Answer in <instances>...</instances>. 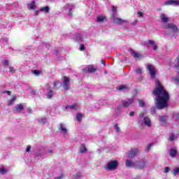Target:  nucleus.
Masks as SVG:
<instances>
[{"mask_svg": "<svg viewBox=\"0 0 179 179\" xmlns=\"http://www.w3.org/2000/svg\"><path fill=\"white\" fill-rule=\"evenodd\" d=\"M156 88L153 91L154 96H157L156 98V107L159 110L162 108H165L169 106V100L170 99V96L169 92L166 91L162 83L159 81L155 82Z\"/></svg>", "mask_w": 179, "mask_h": 179, "instance_id": "nucleus-1", "label": "nucleus"}, {"mask_svg": "<svg viewBox=\"0 0 179 179\" xmlns=\"http://www.w3.org/2000/svg\"><path fill=\"white\" fill-rule=\"evenodd\" d=\"M144 124L146 127H152V122L150 121V119L148 117H145V113H141L138 117V124L140 125V128H143Z\"/></svg>", "mask_w": 179, "mask_h": 179, "instance_id": "nucleus-2", "label": "nucleus"}, {"mask_svg": "<svg viewBox=\"0 0 179 179\" xmlns=\"http://www.w3.org/2000/svg\"><path fill=\"white\" fill-rule=\"evenodd\" d=\"M146 68H147V70L149 71L152 79H155V78L156 77V73H157L156 69L155 68V66L152 64H146Z\"/></svg>", "mask_w": 179, "mask_h": 179, "instance_id": "nucleus-3", "label": "nucleus"}, {"mask_svg": "<svg viewBox=\"0 0 179 179\" xmlns=\"http://www.w3.org/2000/svg\"><path fill=\"white\" fill-rule=\"evenodd\" d=\"M44 93H45L48 99H51L54 96V92L52 90H51L50 84H46L44 88Z\"/></svg>", "mask_w": 179, "mask_h": 179, "instance_id": "nucleus-4", "label": "nucleus"}, {"mask_svg": "<svg viewBox=\"0 0 179 179\" xmlns=\"http://www.w3.org/2000/svg\"><path fill=\"white\" fill-rule=\"evenodd\" d=\"M118 167V162L110 161L106 165V170H116Z\"/></svg>", "mask_w": 179, "mask_h": 179, "instance_id": "nucleus-5", "label": "nucleus"}, {"mask_svg": "<svg viewBox=\"0 0 179 179\" xmlns=\"http://www.w3.org/2000/svg\"><path fill=\"white\" fill-rule=\"evenodd\" d=\"M83 72L85 73H93V72H96L97 71V67H94L93 66H87L83 69Z\"/></svg>", "mask_w": 179, "mask_h": 179, "instance_id": "nucleus-6", "label": "nucleus"}, {"mask_svg": "<svg viewBox=\"0 0 179 179\" xmlns=\"http://www.w3.org/2000/svg\"><path fill=\"white\" fill-rule=\"evenodd\" d=\"M69 82H71V79L68 77H63V87L64 90H68L70 87Z\"/></svg>", "mask_w": 179, "mask_h": 179, "instance_id": "nucleus-7", "label": "nucleus"}, {"mask_svg": "<svg viewBox=\"0 0 179 179\" xmlns=\"http://www.w3.org/2000/svg\"><path fill=\"white\" fill-rule=\"evenodd\" d=\"M164 29H169V30H171V31H173L176 33V31H178V27L177 26L174 25V24H167L166 25H164Z\"/></svg>", "mask_w": 179, "mask_h": 179, "instance_id": "nucleus-8", "label": "nucleus"}, {"mask_svg": "<svg viewBox=\"0 0 179 179\" xmlns=\"http://www.w3.org/2000/svg\"><path fill=\"white\" fill-rule=\"evenodd\" d=\"M136 169H138L139 170H143V168L146 166V161L143 160L140 162H136Z\"/></svg>", "mask_w": 179, "mask_h": 179, "instance_id": "nucleus-9", "label": "nucleus"}, {"mask_svg": "<svg viewBox=\"0 0 179 179\" xmlns=\"http://www.w3.org/2000/svg\"><path fill=\"white\" fill-rule=\"evenodd\" d=\"M64 9L66 12H68L69 16L71 17L72 16V9H73V4H66L64 6Z\"/></svg>", "mask_w": 179, "mask_h": 179, "instance_id": "nucleus-10", "label": "nucleus"}, {"mask_svg": "<svg viewBox=\"0 0 179 179\" xmlns=\"http://www.w3.org/2000/svg\"><path fill=\"white\" fill-rule=\"evenodd\" d=\"M138 153L139 150L138 149H131L128 153V157L134 159V157L138 155Z\"/></svg>", "mask_w": 179, "mask_h": 179, "instance_id": "nucleus-11", "label": "nucleus"}, {"mask_svg": "<svg viewBox=\"0 0 179 179\" xmlns=\"http://www.w3.org/2000/svg\"><path fill=\"white\" fill-rule=\"evenodd\" d=\"M59 130L62 134H63V135H66L68 132V129H66V126H65V124H64L63 123H59Z\"/></svg>", "mask_w": 179, "mask_h": 179, "instance_id": "nucleus-12", "label": "nucleus"}, {"mask_svg": "<svg viewBox=\"0 0 179 179\" xmlns=\"http://www.w3.org/2000/svg\"><path fill=\"white\" fill-rule=\"evenodd\" d=\"M126 167H135L136 169V162H134L131 159L126 160Z\"/></svg>", "mask_w": 179, "mask_h": 179, "instance_id": "nucleus-13", "label": "nucleus"}, {"mask_svg": "<svg viewBox=\"0 0 179 179\" xmlns=\"http://www.w3.org/2000/svg\"><path fill=\"white\" fill-rule=\"evenodd\" d=\"M159 17L162 20V23H167L169 22V18L167 17V15L164 13H161Z\"/></svg>", "mask_w": 179, "mask_h": 179, "instance_id": "nucleus-14", "label": "nucleus"}, {"mask_svg": "<svg viewBox=\"0 0 179 179\" xmlns=\"http://www.w3.org/2000/svg\"><path fill=\"white\" fill-rule=\"evenodd\" d=\"M125 20L118 18V17H115L113 15V23H115L116 24H122V23H125Z\"/></svg>", "mask_w": 179, "mask_h": 179, "instance_id": "nucleus-15", "label": "nucleus"}, {"mask_svg": "<svg viewBox=\"0 0 179 179\" xmlns=\"http://www.w3.org/2000/svg\"><path fill=\"white\" fill-rule=\"evenodd\" d=\"M23 108H24V106H23V104L20 103V104H17L16 106L14 107L13 110L14 111H17L18 113H20V111H22L23 110Z\"/></svg>", "mask_w": 179, "mask_h": 179, "instance_id": "nucleus-16", "label": "nucleus"}, {"mask_svg": "<svg viewBox=\"0 0 179 179\" xmlns=\"http://www.w3.org/2000/svg\"><path fill=\"white\" fill-rule=\"evenodd\" d=\"M134 103V98H131V99H129L128 101H124L122 102L123 107H128L130 104H132Z\"/></svg>", "mask_w": 179, "mask_h": 179, "instance_id": "nucleus-17", "label": "nucleus"}, {"mask_svg": "<svg viewBox=\"0 0 179 179\" xmlns=\"http://www.w3.org/2000/svg\"><path fill=\"white\" fill-rule=\"evenodd\" d=\"M27 6H28V9H31L32 10H34V9H36V1H32L29 2L27 4Z\"/></svg>", "mask_w": 179, "mask_h": 179, "instance_id": "nucleus-18", "label": "nucleus"}, {"mask_svg": "<svg viewBox=\"0 0 179 179\" xmlns=\"http://www.w3.org/2000/svg\"><path fill=\"white\" fill-rule=\"evenodd\" d=\"M78 108H79V106L78 105V103H75L71 106H67L66 107V110H78Z\"/></svg>", "mask_w": 179, "mask_h": 179, "instance_id": "nucleus-19", "label": "nucleus"}, {"mask_svg": "<svg viewBox=\"0 0 179 179\" xmlns=\"http://www.w3.org/2000/svg\"><path fill=\"white\" fill-rule=\"evenodd\" d=\"M169 155L171 157H176V156H177V150L173 148H171L169 151Z\"/></svg>", "mask_w": 179, "mask_h": 179, "instance_id": "nucleus-20", "label": "nucleus"}, {"mask_svg": "<svg viewBox=\"0 0 179 179\" xmlns=\"http://www.w3.org/2000/svg\"><path fill=\"white\" fill-rule=\"evenodd\" d=\"M129 52L134 58H139V57H141V55L136 52V51L134 50V49H130Z\"/></svg>", "mask_w": 179, "mask_h": 179, "instance_id": "nucleus-21", "label": "nucleus"}, {"mask_svg": "<svg viewBox=\"0 0 179 179\" xmlns=\"http://www.w3.org/2000/svg\"><path fill=\"white\" fill-rule=\"evenodd\" d=\"M177 73H178V75L176 76V78H173L171 79V80L176 85H179V69L178 70Z\"/></svg>", "mask_w": 179, "mask_h": 179, "instance_id": "nucleus-22", "label": "nucleus"}, {"mask_svg": "<svg viewBox=\"0 0 179 179\" xmlns=\"http://www.w3.org/2000/svg\"><path fill=\"white\" fill-rule=\"evenodd\" d=\"M106 20V16L105 15H99L96 18V22L99 23H103Z\"/></svg>", "mask_w": 179, "mask_h": 179, "instance_id": "nucleus-23", "label": "nucleus"}, {"mask_svg": "<svg viewBox=\"0 0 179 179\" xmlns=\"http://www.w3.org/2000/svg\"><path fill=\"white\" fill-rule=\"evenodd\" d=\"M38 122L44 125L47 124V118L45 117H41L38 119Z\"/></svg>", "mask_w": 179, "mask_h": 179, "instance_id": "nucleus-24", "label": "nucleus"}, {"mask_svg": "<svg viewBox=\"0 0 179 179\" xmlns=\"http://www.w3.org/2000/svg\"><path fill=\"white\" fill-rule=\"evenodd\" d=\"M41 12H43V13H48L50 12V7L49 6H45L42 7L39 10Z\"/></svg>", "mask_w": 179, "mask_h": 179, "instance_id": "nucleus-25", "label": "nucleus"}, {"mask_svg": "<svg viewBox=\"0 0 179 179\" xmlns=\"http://www.w3.org/2000/svg\"><path fill=\"white\" fill-rule=\"evenodd\" d=\"M148 44H150V45H152V48L155 51L157 50V45L155 43V41L150 40L148 41Z\"/></svg>", "mask_w": 179, "mask_h": 179, "instance_id": "nucleus-26", "label": "nucleus"}, {"mask_svg": "<svg viewBox=\"0 0 179 179\" xmlns=\"http://www.w3.org/2000/svg\"><path fill=\"white\" fill-rule=\"evenodd\" d=\"M62 85L61 83L59 81H54L53 83V87L55 89H59V87Z\"/></svg>", "mask_w": 179, "mask_h": 179, "instance_id": "nucleus-27", "label": "nucleus"}, {"mask_svg": "<svg viewBox=\"0 0 179 179\" xmlns=\"http://www.w3.org/2000/svg\"><path fill=\"white\" fill-rule=\"evenodd\" d=\"M159 122H162V124H166L167 122V117L166 116L159 117Z\"/></svg>", "mask_w": 179, "mask_h": 179, "instance_id": "nucleus-28", "label": "nucleus"}, {"mask_svg": "<svg viewBox=\"0 0 179 179\" xmlns=\"http://www.w3.org/2000/svg\"><path fill=\"white\" fill-rule=\"evenodd\" d=\"M76 40L78 42L82 41V40H83V36H82V34H78L76 36Z\"/></svg>", "mask_w": 179, "mask_h": 179, "instance_id": "nucleus-29", "label": "nucleus"}, {"mask_svg": "<svg viewBox=\"0 0 179 179\" xmlns=\"http://www.w3.org/2000/svg\"><path fill=\"white\" fill-rule=\"evenodd\" d=\"M32 73L35 76H40V75H41V71H38V70H33L32 71Z\"/></svg>", "mask_w": 179, "mask_h": 179, "instance_id": "nucleus-30", "label": "nucleus"}, {"mask_svg": "<svg viewBox=\"0 0 179 179\" xmlns=\"http://www.w3.org/2000/svg\"><path fill=\"white\" fill-rule=\"evenodd\" d=\"M173 121H179V113H175L172 117Z\"/></svg>", "mask_w": 179, "mask_h": 179, "instance_id": "nucleus-31", "label": "nucleus"}, {"mask_svg": "<svg viewBox=\"0 0 179 179\" xmlns=\"http://www.w3.org/2000/svg\"><path fill=\"white\" fill-rule=\"evenodd\" d=\"M80 177H82V173L78 172L73 176L72 179H80Z\"/></svg>", "mask_w": 179, "mask_h": 179, "instance_id": "nucleus-32", "label": "nucleus"}, {"mask_svg": "<svg viewBox=\"0 0 179 179\" xmlns=\"http://www.w3.org/2000/svg\"><path fill=\"white\" fill-rule=\"evenodd\" d=\"M164 5H166V6H174V2H173V0H168L166 1H165L164 3Z\"/></svg>", "mask_w": 179, "mask_h": 179, "instance_id": "nucleus-33", "label": "nucleus"}, {"mask_svg": "<svg viewBox=\"0 0 179 179\" xmlns=\"http://www.w3.org/2000/svg\"><path fill=\"white\" fill-rule=\"evenodd\" d=\"M80 150L81 152V153H85V152H86V146L84 144H82L80 146Z\"/></svg>", "mask_w": 179, "mask_h": 179, "instance_id": "nucleus-34", "label": "nucleus"}, {"mask_svg": "<svg viewBox=\"0 0 179 179\" xmlns=\"http://www.w3.org/2000/svg\"><path fill=\"white\" fill-rule=\"evenodd\" d=\"M173 176H179V168L176 167L173 171Z\"/></svg>", "mask_w": 179, "mask_h": 179, "instance_id": "nucleus-35", "label": "nucleus"}, {"mask_svg": "<svg viewBox=\"0 0 179 179\" xmlns=\"http://www.w3.org/2000/svg\"><path fill=\"white\" fill-rule=\"evenodd\" d=\"M83 117V115H82V114L78 113V114H77V116H76V120H77V121H78L79 122H80V121H82Z\"/></svg>", "mask_w": 179, "mask_h": 179, "instance_id": "nucleus-36", "label": "nucleus"}, {"mask_svg": "<svg viewBox=\"0 0 179 179\" xmlns=\"http://www.w3.org/2000/svg\"><path fill=\"white\" fill-rule=\"evenodd\" d=\"M15 100H16V97H13L10 101H8V106H12V104L15 103Z\"/></svg>", "mask_w": 179, "mask_h": 179, "instance_id": "nucleus-37", "label": "nucleus"}, {"mask_svg": "<svg viewBox=\"0 0 179 179\" xmlns=\"http://www.w3.org/2000/svg\"><path fill=\"white\" fill-rule=\"evenodd\" d=\"M175 66H179V56L177 57L174 62Z\"/></svg>", "mask_w": 179, "mask_h": 179, "instance_id": "nucleus-38", "label": "nucleus"}, {"mask_svg": "<svg viewBox=\"0 0 179 179\" xmlns=\"http://www.w3.org/2000/svg\"><path fill=\"white\" fill-rule=\"evenodd\" d=\"M6 169H5V168H3V167H2V168H1L0 169V173H1V174H5V173H6Z\"/></svg>", "mask_w": 179, "mask_h": 179, "instance_id": "nucleus-39", "label": "nucleus"}, {"mask_svg": "<svg viewBox=\"0 0 179 179\" xmlns=\"http://www.w3.org/2000/svg\"><path fill=\"white\" fill-rule=\"evenodd\" d=\"M173 6H179V0H173Z\"/></svg>", "mask_w": 179, "mask_h": 179, "instance_id": "nucleus-40", "label": "nucleus"}, {"mask_svg": "<svg viewBox=\"0 0 179 179\" xmlns=\"http://www.w3.org/2000/svg\"><path fill=\"white\" fill-rule=\"evenodd\" d=\"M127 87L125 85H121L119 87H117V90H124V89H126Z\"/></svg>", "mask_w": 179, "mask_h": 179, "instance_id": "nucleus-41", "label": "nucleus"}, {"mask_svg": "<svg viewBox=\"0 0 179 179\" xmlns=\"http://www.w3.org/2000/svg\"><path fill=\"white\" fill-rule=\"evenodd\" d=\"M153 146V143H150L146 147V151H149L150 150V148Z\"/></svg>", "mask_w": 179, "mask_h": 179, "instance_id": "nucleus-42", "label": "nucleus"}, {"mask_svg": "<svg viewBox=\"0 0 179 179\" xmlns=\"http://www.w3.org/2000/svg\"><path fill=\"white\" fill-rule=\"evenodd\" d=\"M3 65L4 66L9 65V60H8V59L4 60Z\"/></svg>", "mask_w": 179, "mask_h": 179, "instance_id": "nucleus-43", "label": "nucleus"}, {"mask_svg": "<svg viewBox=\"0 0 179 179\" xmlns=\"http://www.w3.org/2000/svg\"><path fill=\"white\" fill-rule=\"evenodd\" d=\"M139 106L140 107H144L145 106V103L141 100L138 101Z\"/></svg>", "mask_w": 179, "mask_h": 179, "instance_id": "nucleus-44", "label": "nucleus"}, {"mask_svg": "<svg viewBox=\"0 0 179 179\" xmlns=\"http://www.w3.org/2000/svg\"><path fill=\"white\" fill-rule=\"evenodd\" d=\"M174 139H176V136H174V134H171L169 137V141H174Z\"/></svg>", "mask_w": 179, "mask_h": 179, "instance_id": "nucleus-45", "label": "nucleus"}, {"mask_svg": "<svg viewBox=\"0 0 179 179\" xmlns=\"http://www.w3.org/2000/svg\"><path fill=\"white\" fill-rule=\"evenodd\" d=\"M115 129L116 132H120V127H118V124L115 125Z\"/></svg>", "mask_w": 179, "mask_h": 179, "instance_id": "nucleus-46", "label": "nucleus"}, {"mask_svg": "<svg viewBox=\"0 0 179 179\" xmlns=\"http://www.w3.org/2000/svg\"><path fill=\"white\" fill-rule=\"evenodd\" d=\"M137 15H138V17H142L143 16V13H142V12H141V11H138L137 13Z\"/></svg>", "mask_w": 179, "mask_h": 179, "instance_id": "nucleus-47", "label": "nucleus"}, {"mask_svg": "<svg viewBox=\"0 0 179 179\" xmlns=\"http://www.w3.org/2000/svg\"><path fill=\"white\" fill-rule=\"evenodd\" d=\"M83 50H85V45L81 44L80 45V51H83Z\"/></svg>", "mask_w": 179, "mask_h": 179, "instance_id": "nucleus-48", "label": "nucleus"}, {"mask_svg": "<svg viewBox=\"0 0 179 179\" xmlns=\"http://www.w3.org/2000/svg\"><path fill=\"white\" fill-rule=\"evenodd\" d=\"M9 71L12 73H15V69L12 66L9 67Z\"/></svg>", "mask_w": 179, "mask_h": 179, "instance_id": "nucleus-49", "label": "nucleus"}, {"mask_svg": "<svg viewBox=\"0 0 179 179\" xmlns=\"http://www.w3.org/2000/svg\"><path fill=\"white\" fill-rule=\"evenodd\" d=\"M112 12H113V13H115L117 12V7L113 6L112 7Z\"/></svg>", "mask_w": 179, "mask_h": 179, "instance_id": "nucleus-50", "label": "nucleus"}, {"mask_svg": "<svg viewBox=\"0 0 179 179\" xmlns=\"http://www.w3.org/2000/svg\"><path fill=\"white\" fill-rule=\"evenodd\" d=\"M136 73H141L142 70L140 68H138L136 69Z\"/></svg>", "mask_w": 179, "mask_h": 179, "instance_id": "nucleus-51", "label": "nucleus"}, {"mask_svg": "<svg viewBox=\"0 0 179 179\" xmlns=\"http://www.w3.org/2000/svg\"><path fill=\"white\" fill-rule=\"evenodd\" d=\"M129 115L130 117H134V116L135 115V112H134V111L130 112L129 114Z\"/></svg>", "mask_w": 179, "mask_h": 179, "instance_id": "nucleus-52", "label": "nucleus"}, {"mask_svg": "<svg viewBox=\"0 0 179 179\" xmlns=\"http://www.w3.org/2000/svg\"><path fill=\"white\" fill-rule=\"evenodd\" d=\"M27 111L28 113H29V114H31V113H33V110H32L31 108H28L27 109Z\"/></svg>", "mask_w": 179, "mask_h": 179, "instance_id": "nucleus-53", "label": "nucleus"}, {"mask_svg": "<svg viewBox=\"0 0 179 179\" xmlns=\"http://www.w3.org/2000/svg\"><path fill=\"white\" fill-rule=\"evenodd\" d=\"M30 149H31V147L30 145H28V146L27 147L26 152H30Z\"/></svg>", "mask_w": 179, "mask_h": 179, "instance_id": "nucleus-54", "label": "nucleus"}, {"mask_svg": "<svg viewBox=\"0 0 179 179\" xmlns=\"http://www.w3.org/2000/svg\"><path fill=\"white\" fill-rule=\"evenodd\" d=\"M170 171V168L166 167L164 170V173H169Z\"/></svg>", "mask_w": 179, "mask_h": 179, "instance_id": "nucleus-55", "label": "nucleus"}, {"mask_svg": "<svg viewBox=\"0 0 179 179\" xmlns=\"http://www.w3.org/2000/svg\"><path fill=\"white\" fill-rule=\"evenodd\" d=\"M62 177H64V174L61 173L59 177L55 178V179H62Z\"/></svg>", "mask_w": 179, "mask_h": 179, "instance_id": "nucleus-56", "label": "nucleus"}, {"mask_svg": "<svg viewBox=\"0 0 179 179\" xmlns=\"http://www.w3.org/2000/svg\"><path fill=\"white\" fill-rule=\"evenodd\" d=\"M34 16H38V10L34 11Z\"/></svg>", "mask_w": 179, "mask_h": 179, "instance_id": "nucleus-57", "label": "nucleus"}, {"mask_svg": "<svg viewBox=\"0 0 179 179\" xmlns=\"http://www.w3.org/2000/svg\"><path fill=\"white\" fill-rule=\"evenodd\" d=\"M151 114H155V109H151Z\"/></svg>", "mask_w": 179, "mask_h": 179, "instance_id": "nucleus-58", "label": "nucleus"}, {"mask_svg": "<svg viewBox=\"0 0 179 179\" xmlns=\"http://www.w3.org/2000/svg\"><path fill=\"white\" fill-rule=\"evenodd\" d=\"M101 64H102L103 65H106V62H104V60H101Z\"/></svg>", "mask_w": 179, "mask_h": 179, "instance_id": "nucleus-59", "label": "nucleus"}, {"mask_svg": "<svg viewBox=\"0 0 179 179\" xmlns=\"http://www.w3.org/2000/svg\"><path fill=\"white\" fill-rule=\"evenodd\" d=\"M7 94H8V96H10V91H7Z\"/></svg>", "mask_w": 179, "mask_h": 179, "instance_id": "nucleus-60", "label": "nucleus"}, {"mask_svg": "<svg viewBox=\"0 0 179 179\" xmlns=\"http://www.w3.org/2000/svg\"><path fill=\"white\" fill-rule=\"evenodd\" d=\"M48 153H52V150H48Z\"/></svg>", "mask_w": 179, "mask_h": 179, "instance_id": "nucleus-61", "label": "nucleus"}, {"mask_svg": "<svg viewBox=\"0 0 179 179\" xmlns=\"http://www.w3.org/2000/svg\"><path fill=\"white\" fill-rule=\"evenodd\" d=\"M145 45L147 47V48H149V45L148 44H145Z\"/></svg>", "mask_w": 179, "mask_h": 179, "instance_id": "nucleus-62", "label": "nucleus"}]
</instances>
